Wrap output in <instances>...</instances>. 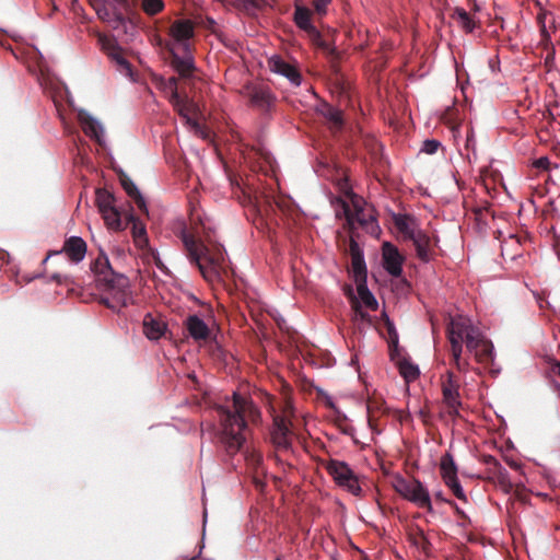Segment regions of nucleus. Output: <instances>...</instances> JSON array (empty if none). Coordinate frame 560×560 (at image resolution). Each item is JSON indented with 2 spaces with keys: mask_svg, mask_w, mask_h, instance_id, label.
Returning a JSON list of instances; mask_svg holds the SVG:
<instances>
[{
  "mask_svg": "<svg viewBox=\"0 0 560 560\" xmlns=\"http://www.w3.org/2000/svg\"><path fill=\"white\" fill-rule=\"evenodd\" d=\"M217 410L221 428L219 439L226 454L233 456L242 452L249 465L258 467L262 456L255 450L245 448V443L247 420L256 421L259 409L252 400L233 393L232 405L219 406Z\"/></svg>",
  "mask_w": 560,
  "mask_h": 560,
  "instance_id": "1",
  "label": "nucleus"
},
{
  "mask_svg": "<svg viewBox=\"0 0 560 560\" xmlns=\"http://www.w3.org/2000/svg\"><path fill=\"white\" fill-rule=\"evenodd\" d=\"M97 282L109 296L102 298V303L119 312L133 302L128 277L113 270L108 257L102 254L92 265Z\"/></svg>",
  "mask_w": 560,
  "mask_h": 560,
  "instance_id": "2",
  "label": "nucleus"
},
{
  "mask_svg": "<svg viewBox=\"0 0 560 560\" xmlns=\"http://www.w3.org/2000/svg\"><path fill=\"white\" fill-rule=\"evenodd\" d=\"M457 340L460 339L477 362L490 373L498 374L500 366L495 363L494 347L481 331L479 324L468 316L457 314Z\"/></svg>",
  "mask_w": 560,
  "mask_h": 560,
  "instance_id": "3",
  "label": "nucleus"
},
{
  "mask_svg": "<svg viewBox=\"0 0 560 560\" xmlns=\"http://www.w3.org/2000/svg\"><path fill=\"white\" fill-rule=\"evenodd\" d=\"M179 238L186 250V256L189 262L196 266L202 277L207 281H215L220 278L219 267L213 257L209 254V248L200 240L195 238L194 235L183 228L179 232Z\"/></svg>",
  "mask_w": 560,
  "mask_h": 560,
  "instance_id": "4",
  "label": "nucleus"
},
{
  "mask_svg": "<svg viewBox=\"0 0 560 560\" xmlns=\"http://www.w3.org/2000/svg\"><path fill=\"white\" fill-rule=\"evenodd\" d=\"M323 466L338 487L354 497H361L362 488L359 483V477L346 462L329 459L324 462Z\"/></svg>",
  "mask_w": 560,
  "mask_h": 560,
  "instance_id": "5",
  "label": "nucleus"
},
{
  "mask_svg": "<svg viewBox=\"0 0 560 560\" xmlns=\"http://www.w3.org/2000/svg\"><path fill=\"white\" fill-rule=\"evenodd\" d=\"M78 121L85 133L91 140L95 141L101 147H106L105 127L100 119L91 115L84 108L77 109Z\"/></svg>",
  "mask_w": 560,
  "mask_h": 560,
  "instance_id": "6",
  "label": "nucleus"
},
{
  "mask_svg": "<svg viewBox=\"0 0 560 560\" xmlns=\"http://www.w3.org/2000/svg\"><path fill=\"white\" fill-rule=\"evenodd\" d=\"M242 93L248 98L252 106L261 110L270 109L276 100L271 90L265 85L247 84L243 88Z\"/></svg>",
  "mask_w": 560,
  "mask_h": 560,
  "instance_id": "7",
  "label": "nucleus"
},
{
  "mask_svg": "<svg viewBox=\"0 0 560 560\" xmlns=\"http://www.w3.org/2000/svg\"><path fill=\"white\" fill-rule=\"evenodd\" d=\"M270 435L273 445L278 450L289 451L292 448V431L289 422L283 417L276 416L273 418Z\"/></svg>",
  "mask_w": 560,
  "mask_h": 560,
  "instance_id": "8",
  "label": "nucleus"
},
{
  "mask_svg": "<svg viewBox=\"0 0 560 560\" xmlns=\"http://www.w3.org/2000/svg\"><path fill=\"white\" fill-rule=\"evenodd\" d=\"M163 90L168 94V101L173 105L174 109L187 121H190L189 112L190 104L188 98L183 97L177 89V79L175 77L168 78L164 84Z\"/></svg>",
  "mask_w": 560,
  "mask_h": 560,
  "instance_id": "9",
  "label": "nucleus"
},
{
  "mask_svg": "<svg viewBox=\"0 0 560 560\" xmlns=\"http://www.w3.org/2000/svg\"><path fill=\"white\" fill-rule=\"evenodd\" d=\"M172 44L170 47L182 48L186 50L190 47L189 39L194 36V24L189 20H177L170 30Z\"/></svg>",
  "mask_w": 560,
  "mask_h": 560,
  "instance_id": "10",
  "label": "nucleus"
},
{
  "mask_svg": "<svg viewBox=\"0 0 560 560\" xmlns=\"http://www.w3.org/2000/svg\"><path fill=\"white\" fill-rule=\"evenodd\" d=\"M65 253L73 264L81 262L86 254V243L80 236H71L66 240L60 250L51 252L45 259L46 262L52 255Z\"/></svg>",
  "mask_w": 560,
  "mask_h": 560,
  "instance_id": "11",
  "label": "nucleus"
},
{
  "mask_svg": "<svg viewBox=\"0 0 560 560\" xmlns=\"http://www.w3.org/2000/svg\"><path fill=\"white\" fill-rule=\"evenodd\" d=\"M170 51L173 57V68L178 72L180 77H190L192 71L195 70V61L190 51V47L186 50H182V48L177 47H170Z\"/></svg>",
  "mask_w": 560,
  "mask_h": 560,
  "instance_id": "12",
  "label": "nucleus"
},
{
  "mask_svg": "<svg viewBox=\"0 0 560 560\" xmlns=\"http://www.w3.org/2000/svg\"><path fill=\"white\" fill-rule=\"evenodd\" d=\"M404 258L397 247L389 242L383 244V267L393 277H399L402 272Z\"/></svg>",
  "mask_w": 560,
  "mask_h": 560,
  "instance_id": "13",
  "label": "nucleus"
},
{
  "mask_svg": "<svg viewBox=\"0 0 560 560\" xmlns=\"http://www.w3.org/2000/svg\"><path fill=\"white\" fill-rule=\"evenodd\" d=\"M312 12L308 8L303 5H296L293 14V21L295 25L303 32H305L311 39L318 40L320 33L312 22Z\"/></svg>",
  "mask_w": 560,
  "mask_h": 560,
  "instance_id": "14",
  "label": "nucleus"
},
{
  "mask_svg": "<svg viewBox=\"0 0 560 560\" xmlns=\"http://www.w3.org/2000/svg\"><path fill=\"white\" fill-rule=\"evenodd\" d=\"M268 65H269V69L272 72L287 78L292 85H294V86L301 85V82H302L301 73L296 70L295 67L285 62L279 56H272L269 59Z\"/></svg>",
  "mask_w": 560,
  "mask_h": 560,
  "instance_id": "15",
  "label": "nucleus"
},
{
  "mask_svg": "<svg viewBox=\"0 0 560 560\" xmlns=\"http://www.w3.org/2000/svg\"><path fill=\"white\" fill-rule=\"evenodd\" d=\"M350 254L351 266L355 282L365 281L368 270L363 250L360 248L359 244L353 240L350 243Z\"/></svg>",
  "mask_w": 560,
  "mask_h": 560,
  "instance_id": "16",
  "label": "nucleus"
},
{
  "mask_svg": "<svg viewBox=\"0 0 560 560\" xmlns=\"http://www.w3.org/2000/svg\"><path fill=\"white\" fill-rule=\"evenodd\" d=\"M315 109L316 113L322 115L327 120L331 130L338 131L342 128L343 118L342 112L340 109L328 104L327 102H320Z\"/></svg>",
  "mask_w": 560,
  "mask_h": 560,
  "instance_id": "17",
  "label": "nucleus"
},
{
  "mask_svg": "<svg viewBox=\"0 0 560 560\" xmlns=\"http://www.w3.org/2000/svg\"><path fill=\"white\" fill-rule=\"evenodd\" d=\"M351 203L354 209V214H348V221L351 222L354 219L360 225L369 226L370 224H375L377 226V221L374 214H366L364 212V203L365 201L357 195H353L351 198Z\"/></svg>",
  "mask_w": 560,
  "mask_h": 560,
  "instance_id": "18",
  "label": "nucleus"
},
{
  "mask_svg": "<svg viewBox=\"0 0 560 560\" xmlns=\"http://www.w3.org/2000/svg\"><path fill=\"white\" fill-rule=\"evenodd\" d=\"M440 474L445 485L455 493V459L451 451L441 457Z\"/></svg>",
  "mask_w": 560,
  "mask_h": 560,
  "instance_id": "19",
  "label": "nucleus"
},
{
  "mask_svg": "<svg viewBox=\"0 0 560 560\" xmlns=\"http://www.w3.org/2000/svg\"><path fill=\"white\" fill-rule=\"evenodd\" d=\"M166 329V325L156 319L151 313H147L143 317V332L150 340L160 339Z\"/></svg>",
  "mask_w": 560,
  "mask_h": 560,
  "instance_id": "20",
  "label": "nucleus"
},
{
  "mask_svg": "<svg viewBox=\"0 0 560 560\" xmlns=\"http://www.w3.org/2000/svg\"><path fill=\"white\" fill-rule=\"evenodd\" d=\"M189 336L195 340H205L209 336V328L198 315H190L186 322Z\"/></svg>",
  "mask_w": 560,
  "mask_h": 560,
  "instance_id": "21",
  "label": "nucleus"
},
{
  "mask_svg": "<svg viewBox=\"0 0 560 560\" xmlns=\"http://www.w3.org/2000/svg\"><path fill=\"white\" fill-rule=\"evenodd\" d=\"M120 183L126 194L133 199L141 211L148 212L147 202L135 182L127 175L120 177Z\"/></svg>",
  "mask_w": 560,
  "mask_h": 560,
  "instance_id": "22",
  "label": "nucleus"
},
{
  "mask_svg": "<svg viewBox=\"0 0 560 560\" xmlns=\"http://www.w3.org/2000/svg\"><path fill=\"white\" fill-rule=\"evenodd\" d=\"M406 500L412 502L418 508L431 510V497L428 489L419 481V487H412Z\"/></svg>",
  "mask_w": 560,
  "mask_h": 560,
  "instance_id": "23",
  "label": "nucleus"
},
{
  "mask_svg": "<svg viewBox=\"0 0 560 560\" xmlns=\"http://www.w3.org/2000/svg\"><path fill=\"white\" fill-rule=\"evenodd\" d=\"M394 223L398 231L408 238H411L420 231L415 220L407 214H394Z\"/></svg>",
  "mask_w": 560,
  "mask_h": 560,
  "instance_id": "24",
  "label": "nucleus"
},
{
  "mask_svg": "<svg viewBox=\"0 0 560 560\" xmlns=\"http://www.w3.org/2000/svg\"><path fill=\"white\" fill-rule=\"evenodd\" d=\"M400 375L407 383L416 381L420 375L419 366L406 358L397 362Z\"/></svg>",
  "mask_w": 560,
  "mask_h": 560,
  "instance_id": "25",
  "label": "nucleus"
},
{
  "mask_svg": "<svg viewBox=\"0 0 560 560\" xmlns=\"http://www.w3.org/2000/svg\"><path fill=\"white\" fill-rule=\"evenodd\" d=\"M410 240L413 242L418 257L423 261H429V237L420 230Z\"/></svg>",
  "mask_w": 560,
  "mask_h": 560,
  "instance_id": "26",
  "label": "nucleus"
},
{
  "mask_svg": "<svg viewBox=\"0 0 560 560\" xmlns=\"http://www.w3.org/2000/svg\"><path fill=\"white\" fill-rule=\"evenodd\" d=\"M357 292L363 305L371 310L377 308L378 303L373 293L368 288L366 280L357 282Z\"/></svg>",
  "mask_w": 560,
  "mask_h": 560,
  "instance_id": "27",
  "label": "nucleus"
},
{
  "mask_svg": "<svg viewBox=\"0 0 560 560\" xmlns=\"http://www.w3.org/2000/svg\"><path fill=\"white\" fill-rule=\"evenodd\" d=\"M129 220L132 223L131 233L136 245L139 247H144L148 243L147 230L144 224L140 220H138L133 214L129 215Z\"/></svg>",
  "mask_w": 560,
  "mask_h": 560,
  "instance_id": "28",
  "label": "nucleus"
},
{
  "mask_svg": "<svg viewBox=\"0 0 560 560\" xmlns=\"http://www.w3.org/2000/svg\"><path fill=\"white\" fill-rule=\"evenodd\" d=\"M392 483L395 491L399 493L404 499L407 498L412 487H419V480L407 479L399 475L393 478Z\"/></svg>",
  "mask_w": 560,
  "mask_h": 560,
  "instance_id": "29",
  "label": "nucleus"
},
{
  "mask_svg": "<svg viewBox=\"0 0 560 560\" xmlns=\"http://www.w3.org/2000/svg\"><path fill=\"white\" fill-rule=\"evenodd\" d=\"M95 201L100 212L116 208L115 196L106 189L98 188L95 192Z\"/></svg>",
  "mask_w": 560,
  "mask_h": 560,
  "instance_id": "30",
  "label": "nucleus"
},
{
  "mask_svg": "<svg viewBox=\"0 0 560 560\" xmlns=\"http://www.w3.org/2000/svg\"><path fill=\"white\" fill-rule=\"evenodd\" d=\"M102 213V217L103 219L105 220L106 224L115 230V231H119V230H122V223H121V219H120V212L119 210L116 208H113L108 211H104V212H101Z\"/></svg>",
  "mask_w": 560,
  "mask_h": 560,
  "instance_id": "31",
  "label": "nucleus"
},
{
  "mask_svg": "<svg viewBox=\"0 0 560 560\" xmlns=\"http://www.w3.org/2000/svg\"><path fill=\"white\" fill-rule=\"evenodd\" d=\"M457 24L460 25V27L466 33H471L476 27V22L474 18L464 9L457 8Z\"/></svg>",
  "mask_w": 560,
  "mask_h": 560,
  "instance_id": "32",
  "label": "nucleus"
},
{
  "mask_svg": "<svg viewBox=\"0 0 560 560\" xmlns=\"http://www.w3.org/2000/svg\"><path fill=\"white\" fill-rule=\"evenodd\" d=\"M468 220H474L479 229H482L487 223L488 209L486 208H474L470 211L467 210L466 214Z\"/></svg>",
  "mask_w": 560,
  "mask_h": 560,
  "instance_id": "33",
  "label": "nucleus"
},
{
  "mask_svg": "<svg viewBox=\"0 0 560 560\" xmlns=\"http://www.w3.org/2000/svg\"><path fill=\"white\" fill-rule=\"evenodd\" d=\"M164 8L163 0H142V9L149 15H154Z\"/></svg>",
  "mask_w": 560,
  "mask_h": 560,
  "instance_id": "34",
  "label": "nucleus"
},
{
  "mask_svg": "<svg viewBox=\"0 0 560 560\" xmlns=\"http://www.w3.org/2000/svg\"><path fill=\"white\" fill-rule=\"evenodd\" d=\"M95 12L98 19L104 22H110L114 11H110L107 8L106 0H102V2L95 5Z\"/></svg>",
  "mask_w": 560,
  "mask_h": 560,
  "instance_id": "35",
  "label": "nucleus"
},
{
  "mask_svg": "<svg viewBox=\"0 0 560 560\" xmlns=\"http://www.w3.org/2000/svg\"><path fill=\"white\" fill-rule=\"evenodd\" d=\"M441 147V142L435 139H427L422 142L420 152L427 153V154H434L438 152L439 148Z\"/></svg>",
  "mask_w": 560,
  "mask_h": 560,
  "instance_id": "36",
  "label": "nucleus"
},
{
  "mask_svg": "<svg viewBox=\"0 0 560 560\" xmlns=\"http://www.w3.org/2000/svg\"><path fill=\"white\" fill-rule=\"evenodd\" d=\"M447 338L450 341V351L451 354L455 358V318L450 317L448 326H447Z\"/></svg>",
  "mask_w": 560,
  "mask_h": 560,
  "instance_id": "37",
  "label": "nucleus"
},
{
  "mask_svg": "<svg viewBox=\"0 0 560 560\" xmlns=\"http://www.w3.org/2000/svg\"><path fill=\"white\" fill-rule=\"evenodd\" d=\"M450 375V383L448 385L444 386L443 388V395L445 401L448 404L450 407H454L455 405V396L453 395V381H452V372H448Z\"/></svg>",
  "mask_w": 560,
  "mask_h": 560,
  "instance_id": "38",
  "label": "nucleus"
},
{
  "mask_svg": "<svg viewBox=\"0 0 560 560\" xmlns=\"http://www.w3.org/2000/svg\"><path fill=\"white\" fill-rule=\"evenodd\" d=\"M551 18V14L547 13V12H542L538 15L537 20H538V23L540 25V33H541V36L544 38V40H548L550 38V35H549V32L547 30V20Z\"/></svg>",
  "mask_w": 560,
  "mask_h": 560,
  "instance_id": "39",
  "label": "nucleus"
},
{
  "mask_svg": "<svg viewBox=\"0 0 560 560\" xmlns=\"http://www.w3.org/2000/svg\"><path fill=\"white\" fill-rule=\"evenodd\" d=\"M110 58L124 70L127 71L128 74H131V66L130 62L120 54V52H112Z\"/></svg>",
  "mask_w": 560,
  "mask_h": 560,
  "instance_id": "40",
  "label": "nucleus"
},
{
  "mask_svg": "<svg viewBox=\"0 0 560 560\" xmlns=\"http://www.w3.org/2000/svg\"><path fill=\"white\" fill-rule=\"evenodd\" d=\"M460 80H462V71L459 69V66L457 65V89L458 88L460 89L462 94H463L465 101L468 102L469 95H470L469 82L466 81V83H462Z\"/></svg>",
  "mask_w": 560,
  "mask_h": 560,
  "instance_id": "41",
  "label": "nucleus"
},
{
  "mask_svg": "<svg viewBox=\"0 0 560 560\" xmlns=\"http://www.w3.org/2000/svg\"><path fill=\"white\" fill-rule=\"evenodd\" d=\"M387 331H388V335H389V338H390V345H393L395 347V350H397L398 348V332L395 328V325L393 322H390L388 318H387Z\"/></svg>",
  "mask_w": 560,
  "mask_h": 560,
  "instance_id": "42",
  "label": "nucleus"
},
{
  "mask_svg": "<svg viewBox=\"0 0 560 560\" xmlns=\"http://www.w3.org/2000/svg\"><path fill=\"white\" fill-rule=\"evenodd\" d=\"M354 316L355 320L360 319L363 323L371 324V315L368 312L363 311L358 303L354 306Z\"/></svg>",
  "mask_w": 560,
  "mask_h": 560,
  "instance_id": "43",
  "label": "nucleus"
},
{
  "mask_svg": "<svg viewBox=\"0 0 560 560\" xmlns=\"http://www.w3.org/2000/svg\"><path fill=\"white\" fill-rule=\"evenodd\" d=\"M108 23L112 25L113 28H118L120 25L125 23V18L120 12L114 10L112 21Z\"/></svg>",
  "mask_w": 560,
  "mask_h": 560,
  "instance_id": "44",
  "label": "nucleus"
},
{
  "mask_svg": "<svg viewBox=\"0 0 560 560\" xmlns=\"http://www.w3.org/2000/svg\"><path fill=\"white\" fill-rule=\"evenodd\" d=\"M240 4L244 5L246 9L253 8H259L264 0H235Z\"/></svg>",
  "mask_w": 560,
  "mask_h": 560,
  "instance_id": "45",
  "label": "nucleus"
},
{
  "mask_svg": "<svg viewBox=\"0 0 560 560\" xmlns=\"http://www.w3.org/2000/svg\"><path fill=\"white\" fill-rule=\"evenodd\" d=\"M329 2L330 0H313V5L319 14H323L326 12Z\"/></svg>",
  "mask_w": 560,
  "mask_h": 560,
  "instance_id": "46",
  "label": "nucleus"
},
{
  "mask_svg": "<svg viewBox=\"0 0 560 560\" xmlns=\"http://www.w3.org/2000/svg\"><path fill=\"white\" fill-rule=\"evenodd\" d=\"M456 513H457V526L458 525L465 526L467 522H470L469 517L466 515V513L464 511H462L459 509L458 505H457Z\"/></svg>",
  "mask_w": 560,
  "mask_h": 560,
  "instance_id": "47",
  "label": "nucleus"
},
{
  "mask_svg": "<svg viewBox=\"0 0 560 560\" xmlns=\"http://www.w3.org/2000/svg\"><path fill=\"white\" fill-rule=\"evenodd\" d=\"M535 165L536 167L538 168H548V165H549V160L548 158L544 156V158H539L536 162H535Z\"/></svg>",
  "mask_w": 560,
  "mask_h": 560,
  "instance_id": "48",
  "label": "nucleus"
},
{
  "mask_svg": "<svg viewBox=\"0 0 560 560\" xmlns=\"http://www.w3.org/2000/svg\"><path fill=\"white\" fill-rule=\"evenodd\" d=\"M434 499H435V501L446 502V503L452 504V502L443 495V492L441 490H439L434 493Z\"/></svg>",
  "mask_w": 560,
  "mask_h": 560,
  "instance_id": "49",
  "label": "nucleus"
},
{
  "mask_svg": "<svg viewBox=\"0 0 560 560\" xmlns=\"http://www.w3.org/2000/svg\"><path fill=\"white\" fill-rule=\"evenodd\" d=\"M466 149L469 150V149H472L475 150V139L472 136L468 135L467 136V139H466Z\"/></svg>",
  "mask_w": 560,
  "mask_h": 560,
  "instance_id": "50",
  "label": "nucleus"
},
{
  "mask_svg": "<svg viewBox=\"0 0 560 560\" xmlns=\"http://www.w3.org/2000/svg\"><path fill=\"white\" fill-rule=\"evenodd\" d=\"M457 500H463L464 502H466V495L458 482H457Z\"/></svg>",
  "mask_w": 560,
  "mask_h": 560,
  "instance_id": "51",
  "label": "nucleus"
},
{
  "mask_svg": "<svg viewBox=\"0 0 560 560\" xmlns=\"http://www.w3.org/2000/svg\"><path fill=\"white\" fill-rule=\"evenodd\" d=\"M467 5L470 10L474 11H477L479 9L475 0H467Z\"/></svg>",
  "mask_w": 560,
  "mask_h": 560,
  "instance_id": "52",
  "label": "nucleus"
},
{
  "mask_svg": "<svg viewBox=\"0 0 560 560\" xmlns=\"http://www.w3.org/2000/svg\"><path fill=\"white\" fill-rule=\"evenodd\" d=\"M207 517H208L207 509H203L202 538L205 537V534H206Z\"/></svg>",
  "mask_w": 560,
  "mask_h": 560,
  "instance_id": "53",
  "label": "nucleus"
},
{
  "mask_svg": "<svg viewBox=\"0 0 560 560\" xmlns=\"http://www.w3.org/2000/svg\"><path fill=\"white\" fill-rule=\"evenodd\" d=\"M202 548H203V545L200 546V549H199V552L197 556H194V557L184 556V557H182V560H195L196 558H198L201 555Z\"/></svg>",
  "mask_w": 560,
  "mask_h": 560,
  "instance_id": "54",
  "label": "nucleus"
},
{
  "mask_svg": "<svg viewBox=\"0 0 560 560\" xmlns=\"http://www.w3.org/2000/svg\"><path fill=\"white\" fill-rule=\"evenodd\" d=\"M486 463H487V464H494V465H498V462H497V459H495L493 456H487V457H486Z\"/></svg>",
  "mask_w": 560,
  "mask_h": 560,
  "instance_id": "55",
  "label": "nucleus"
},
{
  "mask_svg": "<svg viewBox=\"0 0 560 560\" xmlns=\"http://www.w3.org/2000/svg\"><path fill=\"white\" fill-rule=\"evenodd\" d=\"M463 539L466 541L471 540L470 534H468V533L463 534Z\"/></svg>",
  "mask_w": 560,
  "mask_h": 560,
  "instance_id": "56",
  "label": "nucleus"
},
{
  "mask_svg": "<svg viewBox=\"0 0 560 560\" xmlns=\"http://www.w3.org/2000/svg\"><path fill=\"white\" fill-rule=\"evenodd\" d=\"M282 323H284V318L281 317L280 320H278V325L280 328H282Z\"/></svg>",
  "mask_w": 560,
  "mask_h": 560,
  "instance_id": "57",
  "label": "nucleus"
},
{
  "mask_svg": "<svg viewBox=\"0 0 560 560\" xmlns=\"http://www.w3.org/2000/svg\"><path fill=\"white\" fill-rule=\"evenodd\" d=\"M456 358H457V369H458L459 368V350L458 349H457Z\"/></svg>",
  "mask_w": 560,
  "mask_h": 560,
  "instance_id": "58",
  "label": "nucleus"
},
{
  "mask_svg": "<svg viewBox=\"0 0 560 560\" xmlns=\"http://www.w3.org/2000/svg\"><path fill=\"white\" fill-rule=\"evenodd\" d=\"M52 279H55V280H59V275H54V276H52Z\"/></svg>",
  "mask_w": 560,
  "mask_h": 560,
  "instance_id": "59",
  "label": "nucleus"
},
{
  "mask_svg": "<svg viewBox=\"0 0 560 560\" xmlns=\"http://www.w3.org/2000/svg\"><path fill=\"white\" fill-rule=\"evenodd\" d=\"M451 132H452V133H454V132H455V127H454V126H452V127H451Z\"/></svg>",
  "mask_w": 560,
  "mask_h": 560,
  "instance_id": "60",
  "label": "nucleus"
},
{
  "mask_svg": "<svg viewBox=\"0 0 560 560\" xmlns=\"http://www.w3.org/2000/svg\"><path fill=\"white\" fill-rule=\"evenodd\" d=\"M456 541L462 542V539L457 536Z\"/></svg>",
  "mask_w": 560,
  "mask_h": 560,
  "instance_id": "61",
  "label": "nucleus"
},
{
  "mask_svg": "<svg viewBox=\"0 0 560 560\" xmlns=\"http://www.w3.org/2000/svg\"><path fill=\"white\" fill-rule=\"evenodd\" d=\"M355 363V359H351V364H354Z\"/></svg>",
  "mask_w": 560,
  "mask_h": 560,
  "instance_id": "62",
  "label": "nucleus"
},
{
  "mask_svg": "<svg viewBox=\"0 0 560 560\" xmlns=\"http://www.w3.org/2000/svg\"><path fill=\"white\" fill-rule=\"evenodd\" d=\"M558 374L560 375V364L558 365Z\"/></svg>",
  "mask_w": 560,
  "mask_h": 560,
  "instance_id": "63",
  "label": "nucleus"
}]
</instances>
